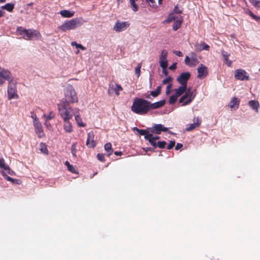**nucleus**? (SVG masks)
<instances>
[{"instance_id": "f257e3e1", "label": "nucleus", "mask_w": 260, "mask_h": 260, "mask_svg": "<svg viewBox=\"0 0 260 260\" xmlns=\"http://www.w3.org/2000/svg\"><path fill=\"white\" fill-rule=\"evenodd\" d=\"M149 102L142 98H136L131 107L132 111L139 115H145L149 111Z\"/></svg>"}, {"instance_id": "f03ea898", "label": "nucleus", "mask_w": 260, "mask_h": 260, "mask_svg": "<svg viewBox=\"0 0 260 260\" xmlns=\"http://www.w3.org/2000/svg\"><path fill=\"white\" fill-rule=\"evenodd\" d=\"M78 102V98L74 87L71 85H68L64 89V98L60 103L70 105Z\"/></svg>"}, {"instance_id": "7ed1b4c3", "label": "nucleus", "mask_w": 260, "mask_h": 260, "mask_svg": "<svg viewBox=\"0 0 260 260\" xmlns=\"http://www.w3.org/2000/svg\"><path fill=\"white\" fill-rule=\"evenodd\" d=\"M57 108L59 114L63 120H70L73 117L74 108H72L70 105L59 103L57 105Z\"/></svg>"}, {"instance_id": "20e7f679", "label": "nucleus", "mask_w": 260, "mask_h": 260, "mask_svg": "<svg viewBox=\"0 0 260 260\" xmlns=\"http://www.w3.org/2000/svg\"><path fill=\"white\" fill-rule=\"evenodd\" d=\"M82 22L78 18H74L71 20L66 21L61 25L58 26V29L62 31H66L68 30L74 29L76 27L80 26Z\"/></svg>"}, {"instance_id": "39448f33", "label": "nucleus", "mask_w": 260, "mask_h": 260, "mask_svg": "<svg viewBox=\"0 0 260 260\" xmlns=\"http://www.w3.org/2000/svg\"><path fill=\"white\" fill-rule=\"evenodd\" d=\"M19 34L26 40H31L32 39L38 40L41 37L40 33L34 29H20Z\"/></svg>"}, {"instance_id": "423d86ee", "label": "nucleus", "mask_w": 260, "mask_h": 260, "mask_svg": "<svg viewBox=\"0 0 260 260\" xmlns=\"http://www.w3.org/2000/svg\"><path fill=\"white\" fill-rule=\"evenodd\" d=\"M8 99L11 100L13 99H18V95L17 93L16 84L13 81H10L7 89Z\"/></svg>"}, {"instance_id": "0eeeda50", "label": "nucleus", "mask_w": 260, "mask_h": 260, "mask_svg": "<svg viewBox=\"0 0 260 260\" xmlns=\"http://www.w3.org/2000/svg\"><path fill=\"white\" fill-rule=\"evenodd\" d=\"M129 26L128 21L120 22L117 21L114 26L113 29L117 32L125 30Z\"/></svg>"}, {"instance_id": "6e6552de", "label": "nucleus", "mask_w": 260, "mask_h": 260, "mask_svg": "<svg viewBox=\"0 0 260 260\" xmlns=\"http://www.w3.org/2000/svg\"><path fill=\"white\" fill-rule=\"evenodd\" d=\"M235 78L237 80L241 81L249 80V76L247 72L242 69H237L235 71Z\"/></svg>"}, {"instance_id": "1a4fd4ad", "label": "nucleus", "mask_w": 260, "mask_h": 260, "mask_svg": "<svg viewBox=\"0 0 260 260\" xmlns=\"http://www.w3.org/2000/svg\"><path fill=\"white\" fill-rule=\"evenodd\" d=\"M190 77L189 72L182 73L177 78V81L181 85L187 86V83Z\"/></svg>"}, {"instance_id": "9d476101", "label": "nucleus", "mask_w": 260, "mask_h": 260, "mask_svg": "<svg viewBox=\"0 0 260 260\" xmlns=\"http://www.w3.org/2000/svg\"><path fill=\"white\" fill-rule=\"evenodd\" d=\"M148 129L152 133L157 135L160 134L161 132H167L168 128L165 127L161 124H154V125Z\"/></svg>"}, {"instance_id": "9b49d317", "label": "nucleus", "mask_w": 260, "mask_h": 260, "mask_svg": "<svg viewBox=\"0 0 260 260\" xmlns=\"http://www.w3.org/2000/svg\"><path fill=\"white\" fill-rule=\"evenodd\" d=\"M35 132L39 138H42L45 136L41 123L39 121L33 123Z\"/></svg>"}, {"instance_id": "f8f14e48", "label": "nucleus", "mask_w": 260, "mask_h": 260, "mask_svg": "<svg viewBox=\"0 0 260 260\" xmlns=\"http://www.w3.org/2000/svg\"><path fill=\"white\" fill-rule=\"evenodd\" d=\"M197 71L198 73L197 77L200 79H204L208 74L207 68L203 64H200Z\"/></svg>"}, {"instance_id": "ddd939ff", "label": "nucleus", "mask_w": 260, "mask_h": 260, "mask_svg": "<svg viewBox=\"0 0 260 260\" xmlns=\"http://www.w3.org/2000/svg\"><path fill=\"white\" fill-rule=\"evenodd\" d=\"M73 114L75 115V120L78 125L80 127H85L86 124L84 123L80 115V110L78 108H74L73 109Z\"/></svg>"}, {"instance_id": "4468645a", "label": "nucleus", "mask_w": 260, "mask_h": 260, "mask_svg": "<svg viewBox=\"0 0 260 260\" xmlns=\"http://www.w3.org/2000/svg\"><path fill=\"white\" fill-rule=\"evenodd\" d=\"M122 90L123 88L120 85L116 83L115 88L114 85L111 83L109 84L108 93L109 94H110L114 91L115 94L118 96L119 95V91H122Z\"/></svg>"}, {"instance_id": "2eb2a0df", "label": "nucleus", "mask_w": 260, "mask_h": 260, "mask_svg": "<svg viewBox=\"0 0 260 260\" xmlns=\"http://www.w3.org/2000/svg\"><path fill=\"white\" fill-rule=\"evenodd\" d=\"M94 134L93 132H90L87 134V138L86 142V146L89 148H93L96 145V142L94 141Z\"/></svg>"}, {"instance_id": "dca6fc26", "label": "nucleus", "mask_w": 260, "mask_h": 260, "mask_svg": "<svg viewBox=\"0 0 260 260\" xmlns=\"http://www.w3.org/2000/svg\"><path fill=\"white\" fill-rule=\"evenodd\" d=\"M201 123V120L199 117L194 118L193 119V123L188 124L186 126V131L188 132L191 131L196 128V127L199 126Z\"/></svg>"}, {"instance_id": "f3484780", "label": "nucleus", "mask_w": 260, "mask_h": 260, "mask_svg": "<svg viewBox=\"0 0 260 260\" xmlns=\"http://www.w3.org/2000/svg\"><path fill=\"white\" fill-rule=\"evenodd\" d=\"M195 50L197 52L201 51L202 50L209 51L210 46L206 44L205 42H202L200 43H197L194 45Z\"/></svg>"}, {"instance_id": "a211bd4d", "label": "nucleus", "mask_w": 260, "mask_h": 260, "mask_svg": "<svg viewBox=\"0 0 260 260\" xmlns=\"http://www.w3.org/2000/svg\"><path fill=\"white\" fill-rule=\"evenodd\" d=\"M0 76L3 77L4 80H6L7 81H13L10 72L4 69L0 68Z\"/></svg>"}, {"instance_id": "6ab92c4d", "label": "nucleus", "mask_w": 260, "mask_h": 260, "mask_svg": "<svg viewBox=\"0 0 260 260\" xmlns=\"http://www.w3.org/2000/svg\"><path fill=\"white\" fill-rule=\"evenodd\" d=\"M165 103L166 101L165 100H161L154 103H151L149 102V111L151 110L158 109L162 107L165 104Z\"/></svg>"}, {"instance_id": "aec40b11", "label": "nucleus", "mask_w": 260, "mask_h": 260, "mask_svg": "<svg viewBox=\"0 0 260 260\" xmlns=\"http://www.w3.org/2000/svg\"><path fill=\"white\" fill-rule=\"evenodd\" d=\"M69 120H63V129L67 133H71L73 131L72 123Z\"/></svg>"}, {"instance_id": "412c9836", "label": "nucleus", "mask_w": 260, "mask_h": 260, "mask_svg": "<svg viewBox=\"0 0 260 260\" xmlns=\"http://www.w3.org/2000/svg\"><path fill=\"white\" fill-rule=\"evenodd\" d=\"M187 89V91H189V93L188 94L189 98L184 102L183 104H182V106H185L190 103L196 96V93H194V91H191L190 88Z\"/></svg>"}, {"instance_id": "4be33fe9", "label": "nucleus", "mask_w": 260, "mask_h": 260, "mask_svg": "<svg viewBox=\"0 0 260 260\" xmlns=\"http://www.w3.org/2000/svg\"><path fill=\"white\" fill-rule=\"evenodd\" d=\"M221 54L222 57H223L224 63L228 66L231 67L232 64V61L229 60V57L230 56V54H229L227 52L222 50Z\"/></svg>"}, {"instance_id": "5701e85b", "label": "nucleus", "mask_w": 260, "mask_h": 260, "mask_svg": "<svg viewBox=\"0 0 260 260\" xmlns=\"http://www.w3.org/2000/svg\"><path fill=\"white\" fill-rule=\"evenodd\" d=\"M60 14L62 17L64 18H70L72 17L74 14V12L69 10H61L59 12Z\"/></svg>"}, {"instance_id": "b1692460", "label": "nucleus", "mask_w": 260, "mask_h": 260, "mask_svg": "<svg viewBox=\"0 0 260 260\" xmlns=\"http://www.w3.org/2000/svg\"><path fill=\"white\" fill-rule=\"evenodd\" d=\"M161 92V86H157L154 91H151L150 93V94L145 96L147 99H150V95H152L153 97L157 96Z\"/></svg>"}, {"instance_id": "393cba45", "label": "nucleus", "mask_w": 260, "mask_h": 260, "mask_svg": "<svg viewBox=\"0 0 260 260\" xmlns=\"http://www.w3.org/2000/svg\"><path fill=\"white\" fill-rule=\"evenodd\" d=\"M240 103V100L237 98H233L230 102L231 108L238 109Z\"/></svg>"}, {"instance_id": "a878e982", "label": "nucleus", "mask_w": 260, "mask_h": 260, "mask_svg": "<svg viewBox=\"0 0 260 260\" xmlns=\"http://www.w3.org/2000/svg\"><path fill=\"white\" fill-rule=\"evenodd\" d=\"M133 130L137 132L140 135L144 136V138L146 139V136L150 135L151 134L149 133L147 129H139L137 127H135Z\"/></svg>"}, {"instance_id": "bb28decb", "label": "nucleus", "mask_w": 260, "mask_h": 260, "mask_svg": "<svg viewBox=\"0 0 260 260\" xmlns=\"http://www.w3.org/2000/svg\"><path fill=\"white\" fill-rule=\"evenodd\" d=\"M186 87L187 86L184 85H181V86L179 87L178 88L175 89V95H176L178 97L180 96L185 91Z\"/></svg>"}, {"instance_id": "cd10ccee", "label": "nucleus", "mask_w": 260, "mask_h": 260, "mask_svg": "<svg viewBox=\"0 0 260 260\" xmlns=\"http://www.w3.org/2000/svg\"><path fill=\"white\" fill-rule=\"evenodd\" d=\"M248 105L251 108L255 110L256 112H258V109L259 107V103L258 101L251 100L249 101Z\"/></svg>"}, {"instance_id": "c85d7f7f", "label": "nucleus", "mask_w": 260, "mask_h": 260, "mask_svg": "<svg viewBox=\"0 0 260 260\" xmlns=\"http://www.w3.org/2000/svg\"><path fill=\"white\" fill-rule=\"evenodd\" d=\"M146 140L148 141L150 144L154 147H156L157 143H156V141L153 139V136L152 134L146 136Z\"/></svg>"}, {"instance_id": "c756f323", "label": "nucleus", "mask_w": 260, "mask_h": 260, "mask_svg": "<svg viewBox=\"0 0 260 260\" xmlns=\"http://www.w3.org/2000/svg\"><path fill=\"white\" fill-rule=\"evenodd\" d=\"M190 60L191 66H195L198 63L199 61L194 52L190 53Z\"/></svg>"}, {"instance_id": "7c9ffc66", "label": "nucleus", "mask_w": 260, "mask_h": 260, "mask_svg": "<svg viewBox=\"0 0 260 260\" xmlns=\"http://www.w3.org/2000/svg\"><path fill=\"white\" fill-rule=\"evenodd\" d=\"M243 10L246 14L249 15L254 20L256 21L260 20V17L255 15L249 9L244 8Z\"/></svg>"}, {"instance_id": "2f4dec72", "label": "nucleus", "mask_w": 260, "mask_h": 260, "mask_svg": "<svg viewBox=\"0 0 260 260\" xmlns=\"http://www.w3.org/2000/svg\"><path fill=\"white\" fill-rule=\"evenodd\" d=\"M105 150L107 152L108 156H110L112 154L113 150L110 143H107L105 145Z\"/></svg>"}, {"instance_id": "473e14b6", "label": "nucleus", "mask_w": 260, "mask_h": 260, "mask_svg": "<svg viewBox=\"0 0 260 260\" xmlns=\"http://www.w3.org/2000/svg\"><path fill=\"white\" fill-rule=\"evenodd\" d=\"M14 8V5L11 3H7L1 7L2 9H5L9 12H12Z\"/></svg>"}, {"instance_id": "72a5a7b5", "label": "nucleus", "mask_w": 260, "mask_h": 260, "mask_svg": "<svg viewBox=\"0 0 260 260\" xmlns=\"http://www.w3.org/2000/svg\"><path fill=\"white\" fill-rule=\"evenodd\" d=\"M55 113L50 111L48 115H46V114H44L43 115V117L45 119V121L47 122V121L53 119L55 117Z\"/></svg>"}, {"instance_id": "f704fd0d", "label": "nucleus", "mask_w": 260, "mask_h": 260, "mask_svg": "<svg viewBox=\"0 0 260 260\" xmlns=\"http://www.w3.org/2000/svg\"><path fill=\"white\" fill-rule=\"evenodd\" d=\"M64 165L67 167L68 170L70 172H71L73 173H74V174L77 173L73 165H71L68 161H66L64 163Z\"/></svg>"}, {"instance_id": "c9c22d12", "label": "nucleus", "mask_w": 260, "mask_h": 260, "mask_svg": "<svg viewBox=\"0 0 260 260\" xmlns=\"http://www.w3.org/2000/svg\"><path fill=\"white\" fill-rule=\"evenodd\" d=\"M189 91H187V89H186L185 91V94L179 99V103L183 104L184 102H185L189 98Z\"/></svg>"}, {"instance_id": "e433bc0d", "label": "nucleus", "mask_w": 260, "mask_h": 260, "mask_svg": "<svg viewBox=\"0 0 260 260\" xmlns=\"http://www.w3.org/2000/svg\"><path fill=\"white\" fill-rule=\"evenodd\" d=\"M182 23V20H177L175 21L173 25V29L174 30H177L179 28H180L181 24Z\"/></svg>"}, {"instance_id": "4c0bfd02", "label": "nucleus", "mask_w": 260, "mask_h": 260, "mask_svg": "<svg viewBox=\"0 0 260 260\" xmlns=\"http://www.w3.org/2000/svg\"><path fill=\"white\" fill-rule=\"evenodd\" d=\"M159 64L162 69H167L168 67V61L167 60L159 59Z\"/></svg>"}, {"instance_id": "58836bf2", "label": "nucleus", "mask_w": 260, "mask_h": 260, "mask_svg": "<svg viewBox=\"0 0 260 260\" xmlns=\"http://www.w3.org/2000/svg\"><path fill=\"white\" fill-rule=\"evenodd\" d=\"M131 7L134 11L136 12L138 10V6L135 3V0H129Z\"/></svg>"}, {"instance_id": "ea45409f", "label": "nucleus", "mask_w": 260, "mask_h": 260, "mask_svg": "<svg viewBox=\"0 0 260 260\" xmlns=\"http://www.w3.org/2000/svg\"><path fill=\"white\" fill-rule=\"evenodd\" d=\"M168 56V51L166 50H163L161 51V55L159 57V59L167 60Z\"/></svg>"}, {"instance_id": "a19ab883", "label": "nucleus", "mask_w": 260, "mask_h": 260, "mask_svg": "<svg viewBox=\"0 0 260 260\" xmlns=\"http://www.w3.org/2000/svg\"><path fill=\"white\" fill-rule=\"evenodd\" d=\"M71 45L72 46H75L77 48H80V49H81L82 50H85L86 49L85 47L83 46L80 44L77 43L76 42H72L71 43Z\"/></svg>"}, {"instance_id": "79ce46f5", "label": "nucleus", "mask_w": 260, "mask_h": 260, "mask_svg": "<svg viewBox=\"0 0 260 260\" xmlns=\"http://www.w3.org/2000/svg\"><path fill=\"white\" fill-rule=\"evenodd\" d=\"M178 96L176 95H172L169 98V102L170 104H174L177 100Z\"/></svg>"}, {"instance_id": "37998d69", "label": "nucleus", "mask_w": 260, "mask_h": 260, "mask_svg": "<svg viewBox=\"0 0 260 260\" xmlns=\"http://www.w3.org/2000/svg\"><path fill=\"white\" fill-rule=\"evenodd\" d=\"M40 146H41L40 151L44 153L47 154L48 151V149H47L45 144L42 143L40 144Z\"/></svg>"}, {"instance_id": "c03bdc74", "label": "nucleus", "mask_w": 260, "mask_h": 260, "mask_svg": "<svg viewBox=\"0 0 260 260\" xmlns=\"http://www.w3.org/2000/svg\"><path fill=\"white\" fill-rule=\"evenodd\" d=\"M172 80L173 78L171 76H168L162 80V83L163 84H169L172 81Z\"/></svg>"}, {"instance_id": "a18cd8bd", "label": "nucleus", "mask_w": 260, "mask_h": 260, "mask_svg": "<svg viewBox=\"0 0 260 260\" xmlns=\"http://www.w3.org/2000/svg\"><path fill=\"white\" fill-rule=\"evenodd\" d=\"M3 176L4 177L5 179H6L7 181H11L13 183H15V182L16 181H18V180H17V179H13L12 178L8 176V175H7L6 174H5L4 173H3Z\"/></svg>"}, {"instance_id": "49530a36", "label": "nucleus", "mask_w": 260, "mask_h": 260, "mask_svg": "<svg viewBox=\"0 0 260 260\" xmlns=\"http://www.w3.org/2000/svg\"><path fill=\"white\" fill-rule=\"evenodd\" d=\"M167 145V143L165 141H159L157 143L156 147L159 148H164Z\"/></svg>"}, {"instance_id": "de8ad7c7", "label": "nucleus", "mask_w": 260, "mask_h": 260, "mask_svg": "<svg viewBox=\"0 0 260 260\" xmlns=\"http://www.w3.org/2000/svg\"><path fill=\"white\" fill-rule=\"evenodd\" d=\"M97 158L101 161L104 162L105 161L104 154L98 153L97 154Z\"/></svg>"}, {"instance_id": "09e8293b", "label": "nucleus", "mask_w": 260, "mask_h": 260, "mask_svg": "<svg viewBox=\"0 0 260 260\" xmlns=\"http://www.w3.org/2000/svg\"><path fill=\"white\" fill-rule=\"evenodd\" d=\"M146 2L149 3V6L152 8H156L157 6L154 0H146Z\"/></svg>"}, {"instance_id": "8fccbe9b", "label": "nucleus", "mask_w": 260, "mask_h": 260, "mask_svg": "<svg viewBox=\"0 0 260 260\" xmlns=\"http://www.w3.org/2000/svg\"><path fill=\"white\" fill-rule=\"evenodd\" d=\"M251 4H252V5L256 8H260V1H253L252 2H251L250 3Z\"/></svg>"}, {"instance_id": "3c124183", "label": "nucleus", "mask_w": 260, "mask_h": 260, "mask_svg": "<svg viewBox=\"0 0 260 260\" xmlns=\"http://www.w3.org/2000/svg\"><path fill=\"white\" fill-rule=\"evenodd\" d=\"M4 170L6 171L7 173L10 175H13L15 174L14 172L8 166L4 169Z\"/></svg>"}, {"instance_id": "603ef678", "label": "nucleus", "mask_w": 260, "mask_h": 260, "mask_svg": "<svg viewBox=\"0 0 260 260\" xmlns=\"http://www.w3.org/2000/svg\"><path fill=\"white\" fill-rule=\"evenodd\" d=\"M184 62L186 65L191 67V60H190V58L189 57V56H186L185 59H184Z\"/></svg>"}, {"instance_id": "864d4df0", "label": "nucleus", "mask_w": 260, "mask_h": 260, "mask_svg": "<svg viewBox=\"0 0 260 260\" xmlns=\"http://www.w3.org/2000/svg\"><path fill=\"white\" fill-rule=\"evenodd\" d=\"M31 118L33 119V123L40 121L36 114H34V113H31Z\"/></svg>"}, {"instance_id": "5fc2aeb1", "label": "nucleus", "mask_w": 260, "mask_h": 260, "mask_svg": "<svg viewBox=\"0 0 260 260\" xmlns=\"http://www.w3.org/2000/svg\"><path fill=\"white\" fill-rule=\"evenodd\" d=\"M7 166L5 163V160L3 158H0V168L4 169Z\"/></svg>"}, {"instance_id": "6e6d98bb", "label": "nucleus", "mask_w": 260, "mask_h": 260, "mask_svg": "<svg viewBox=\"0 0 260 260\" xmlns=\"http://www.w3.org/2000/svg\"><path fill=\"white\" fill-rule=\"evenodd\" d=\"M174 12L177 14H181L182 13V11L180 9L178 5H176L174 8Z\"/></svg>"}, {"instance_id": "4d7b16f0", "label": "nucleus", "mask_w": 260, "mask_h": 260, "mask_svg": "<svg viewBox=\"0 0 260 260\" xmlns=\"http://www.w3.org/2000/svg\"><path fill=\"white\" fill-rule=\"evenodd\" d=\"M141 68V65L140 64H139L138 67L135 69V73L136 75H137L138 77H139L140 75Z\"/></svg>"}, {"instance_id": "13d9d810", "label": "nucleus", "mask_w": 260, "mask_h": 260, "mask_svg": "<svg viewBox=\"0 0 260 260\" xmlns=\"http://www.w3.org/2000/svg\"><path fill=\"white\" fill-rule=\"evenodd\" d=\"M175 145V141H171L169 144L167 146V149L170 150L172 149Z\"/></svg>"}, {"instance_id": "bf43d9fd", "label": "nucleus", "mask_w": 260, "mask_h": 260, "mask_svg": "<svg viewBox=\"0 0 260 260\" xmlns=\"http://www.w3.org/2000/svg\"><path fill=\"white\" fill-rule=\"evenodd\" d=\"M173 53L178 56H179V57L183 56V53L180 51L174 50L173 51Z\"/></svg>"}, {"instance_id": "052dcab7", "label": "nucleus", "mask_w": 260, "mask_h": 260, "mask_svg": "<svg viewBox=\"0 0 260 260\" xmlns=\"http://www.w3.org/2000/svg\"><path fill=\"white\" fill-rule=\"evenodd\" d=\"M172 84L170 83L169 84L166 88V93L169 94L171 91V88H172Z\"/></svg>"}, {"instance_id": "680f3d73", "label": "nucleus", "mask_w": 260, "mask_h": 260, "mask_svg": "<svg viewBox=\"0 0 260 260\" xmlns=\"http://www.w3.org/2000/svg\"><path fill=\"white\" fill-rule=\"evenodd\" d=\"M75 147H76V144L74 143L72 145V153L73 155H75Z\"/></svg>"}, {"instance_id": "e2e57ef3", "label": "nucleus", "mask_w": 260, "mask_h": 260, "mask_svg": "<svg viewBox=\"0 0 260 260\" xmlns=\"http://www.w3.org/2000/svg\"><path fill=\"white\" fill-rule=\"evenodd\" d=\"M177 63H174L171 66L169 67V69L171 70H175L177 68Z\"/></svg>"}, {"instance_id": "0e129e2a", "label": "nucleus", "mask_w": 260, "mask_h": 260, "mask_svg": "<svg viewBox=\"0 0 260 260\" xmlns=\"http://www.w3.org/2000/svg\"><path fill=\"white\" fill-rule=\"evenodd\" d=\"M183 147V145L181 143H177L175 146L176 150H179Z\"/></svg>"}, {"instance_id": "69168bd1", "label": "nucleus", "mask_w": 260, "mask_h": 260, "mask_svg": "<svg viewBox=\"0 0 260 260\" xmlns=\"http://www.w3.org/2000/svg\"><path fill=\"white\" fill-rule=\"evenodd\" d=\"M6 80H4L3 77L0 76V85H2L5 82Z\"/></svg>"}, {"instance_id": "338daca9", "label": "nucleus", "mask_w": 260, "mask_h": 260, "mask_svg": "<svg viewBox=\"0 0 260 260\" xmlns=\"http://www.w3.org/2000/svg\"><path fill=\"white\" fill-rule=\"evenodd\" d=\"M114 154L117 156H120L122 154V152L121 151H115Z\"/></svg>"}, {"instance_id": "774afa93", "label": "nucleus", "mask_w": 260, "mask_h": 260, "mask_svg": "<svg viewBox=\"0 0 260 260\" xmlns=\"http://www.w3.org/2000/svg\"><path fill=\"white\" fill-rule=\"evenodd\" d=\"M163 69V71H162V72L163 73L166 75L167 76L168 74V71L167 70V69Z\"/></svg>"}]
</instances>
